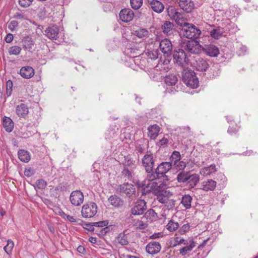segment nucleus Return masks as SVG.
<instances>
[{
    "label": "nucleus",
    "instance_id": "61",
    "mask_svg": "<svg viewBox=\"0 0 258 258\" xmlns=\"http://www.w3.org/2000/svg\"><path fill=\"white\" fill-rule=\"evenodd\" d=\"M24 174L26 176L30 177L33 174V171L32 169L29 168L25 170Z\"/></svg>",
    "mask_w": 258,
    "mask_h": 258
},
{
    "label": "nucleus",
    "instance_id": "5",
    "mask_svg": "<svg viewBox=\"0 0 258 258\" xmlns=\"http://www.w3.org/2000/svg\"><path fill=\"white\" fill-rule=\"evenodd\" d=\"M167 12L169 17L178 25L182 26L184 23L183 14L179 12L175 7L169 6L167 9Z\"/></svg>",
    "mask_w": 258,
    "mask_h": 258
},
{
    "label": "nucleus",
    "instance_id": "17",
    "mask_svg": "<svg viewBox=\"0 0 258 258\" xmlns=\"http://www.w3.org/2000/svg\"><path fill=\"white\" fill-rule=\"evenodd\" d=\"M149 7L157 13H161L164 9V5L158 0H152L149 2Z\"/></svg>",
    "mask_w": 258,
    "mask_h": 258
},
{
    "label": "nucleus",
    "instance_id": "16",
    "mask_svg": "<svg viewBox=\"0 0 258 258\" xmlns=\"http://www.w3.org/2000/svg\"><path fill=\"white\" fill-rule=\"evenodd\" d=\"M161 249V246L159 242H151L148 243L146 247V251L151 254L158 253Z\"/></svg>",
    "mask_w": 258,
    "mask_h": 258
},
{
    "label": "nucleus",
    "instance_id": "24",
    "mask_svg": "<svg viewBox=\"0 0 258 258\" xmlns=\"http://www.w3.org/2000/svg\"><path fill=\"white\" fill-rule=\"evenodd\" d=\"M160 131V127L157 124L151 125L148 128V136L151 139H155Z\"/></svg>",
    "mask_w": 258,
    "mask_h": 258
},
{
    "label": "nucleus",
    "instance_id": "46",
    "mask_svg": "<svg viewBox=\"0 0 258 258\" xmlns=\"http://www.w3.org/2000/svg\"><path fill=\"white\" fill-rule=\"evenodd\" d=\"M148 175L146 177V181H152L156 180L158 178L159 173L156 172V170H155V172H153L152 171L150 172H148Z\"/></svg>",
    "mask_w": 258,
    "mask_h": 258
},
{
    "label": "nucleus",
    "instance_id": "56",
    "mask_svg": "<svg viewBox=\"0 0 258 258\" xmlns=\"http://www.w3.org/2000/svg\"><path fill=\"white\" fill-rule=\"evenodd\" d=\"M14 18L17 19H20L21 20H28V18L26 15H25L23 13H17L15 16Z\"/></svg>",
    "mask_w": 258,
    "mask_h": 258
},
{
    "label": "nucleus",
    "instance_id": "23",
    "mask_svg": "<svg viewBox=\"0 0 258 258\" xmlns=\"http://www.w3.org/2000/svg\"><path fill=\"white\" fill-rule=\"evenodd\" d=\"M217 183L212 179H208L207 181H203L201 185V189L208 191L214 190L216 186Z\"/></svg>",
    "mask_w": 258,
    "mask_h": 258
},
{
    "label": "nucleus",
    "instance_id": "20",
    "mask_svg": "<svg viewBox=\"0 0 258 258\" xmlns=\"http://www.w3.org/2000/svg\"><path fill=\"white\" fill-rule=\"evenodd\" d=\"M179 6L181 9L187 13L190 12L194 8V4L191 0H180Z\"/></svg>",
    "mask_w": 258,
    "mask_h": 258
},
{
    "label": "nucleus",
    "instance_id": "51",
    "mask_svg": "<svg viewBox=\"0 0 258 258\" xmlns=\"http://www.w3.org/2000/svg\"><path fill=\"white\" fill-rule=\"evenodd\" d=\"M13 82L11 80H8L6 83V92L8 96H10L11 95L12 88H13Z\"/></svg>",
    "mask_w": 258,
    "mask_h": 258
},
{
    "label": "nucleus",
    "instance_id": "58",
    "mask_svg": "<svg viewBox=\"0 0 258 258\" xmlns=\"http://www.w3.org/2000/svg\"><path fill=\"white\" fill-rule=\"evenodd\" d=\"M108 223L105 221H99L93 223V225L97 227H103L107 225Z\"/></svg>",
    "mask_w": 258,
    "mask_h": 258
},
{
    "label": "nucleus",
    "instance_id": "3",
    "mask_svg": "<svg viewBox=\"0 0 258 258\" xmlns=\"http://www.w3.org/2000/svg\"><path fill=\"white\" fill-rule=\"evenodd\" d=\"M182 80L183 82L191 88H195L198 87L199 83L198 79L196 76L195 73L188 69H184L182 72Z\"/></svg>",
    "mask_w": 258,
    "mask_h": 258
},
{
    "label": "nucleus",
    "instance_id": "12",
    "mask_svg": "<svg viewBox=\"0 0 258 258\" xmlns=\"http://www.w3.org/2000/svg\"><path fill=\"white\" fill-rule=\"evenodd\" d=\"M142 163L147 172L152 171L154 166V160L152 154H146L142 159Z\"/></svg>",
    "mask_w": 258,
    "mask_h": 258
},
{
    "label": "nucleus",
    "instance_id": "1",
    "mask_svg": "<svg viewBox=\"0 0 258 258\" xmlns=\"http://www.w3.org/2000/svg\"><path fill=\"white\" fill-rule=\"evenodd\" d=\"M136 184L139 187L142 188V195H146L151 190H153V192L155 194L156 190H161L165 188L166 186L162 182H157L155 180L148 181V183H147L146 180H144L143 181H138Z\"/></svg>",
    "mask_w": 258,
    "mask_h": 258
},
{
    "label": "nucleus",
    "instance_id": "7",
    "mask_svg": "<svg viewBox=\"0 0 258 258\" xmlns=\"http://www.w3.org/2000/svg\"><path fill=\"white\" fill-rule=\"evenodd\" d=\"M191 63L194 68L200 72L206 71L209 67L207 61L198 55L194 57Z\"/></svg>",
    "mask_w": 258,
    "mask_h": 258
},
{
    "label": "nucleus",
    "instance_id": "63",
    "mask_svg": "<svg viewBox=\"0 0 258 258\" xmlns=\"http://www.w3.org/2000/svg\"><path fill=\"white\" fill-rule=\"evenodd\" d=\"M77 251L80 253H84L86 252V249L84 246L80 245L77 248Z\"/></svg>",
    "mask_w": 258,
    "mask_h": 258
},
{
    "label": "nucleus",
    "instance_id": "52",
    "mask_svg": "<svg viewBox=\"0 0 258 258\" xmlns=\"http://www.w3.org/2000/svg\"><path fill=\"white\" fill-rule=\"evenodd\" d=\"M175 204V200L173 199H170L169 198L167 201V203H165V206L166 207L167 209L169 210L170 209H172Z\"/></svg>",
    "mask_w": 258,
    "mask_h": 258
},
{
    "label": "nucleus",
    "instance_id": "6",
    "mask_svg": "<svg viewBox=\"0 0 258 258\" xmlns=\"http://www.w3.org/2000/svg\"><path fill=\"white\" fill-rule=\"evenodd\" d=\"M135 163V161L130 156L124 157V160L123 163L124 169L122 172L128 179L132 178V173L130 170H132L136 167Z\"/></svg>",
    "mask_w": 258,
    "mask_h": 258
},
{
    "label": "nucleus",
    "instance_id": "18",
    "mask_svg": "<svg viewBox=\"0 0 258 258\" xmlns=\"http://www.w3.org/2000/svg\"><path fill=\"white\" fill-rule=\"evenodd\" d=\"M160 48L164 54H169L172 49L171 41L168 39H164L160 43Z\"/></svg>",
    "mask_w": 258,
    "mask_h": 258
},
{
    "label": "nucleus",
    "instance_id": "15",
    "mask_svg": "<svg viewBox=\"0 0 258 258\" xmlns=\"http://www.w3.org/2000/svg\"><path fill=\"white\" fill-rule=\"evenodd\" d=\"M120 19L124 22H128L132 21L134 17L132 10L129 9H124L119 13Z\"/></svg>",
    "mask_w": 258,
    "mask_h": 258
},
{
    "label": "nucleus",
    "instance_id": "9",
    "mask_svg": "<svg viewBox=\"0 0 258 258\" xmlns=\"http://www.w3.org/2000/svg\"><path fill=\"white\" fill-rule=\"evenodd\" d=\"M146 203L144 200H139L131 209V213L133 215H142L146 210Z\"/></svg>",
    "mask_w": 258,
    "mask_h": 258
},
{
    "label": "nucleus",
    "instance_id": "39",
    "mask_svg": "<svg viewBox=\"0 0 258 258\" xmlns=\"http://www.w3.org/2000/svg\"><path fill=\"white\" fill-rule=\"evenodd\" d=\"M173 24L169 21H165L162 25V29L163 32L166 34L169 35L173 30Z\"/></svg>",
    "mask_w": 258,
    "mask_h": 258
},
{
    "label": "nucleus",
    "instance_id": "42",
    "mask_svg": "<svg viewBox=\"0 0 258 258\" xmlns=\"http://www.w3.org/2000/svg\"><path fill=\"white\" fill-rule=\"evenodd\" d=\"M174 243H173V246H176L179 245H187L188 244V241L184 239L183 238L179 237H176L174 238Z\"/></svg>",
    "mask_w": 258,
    "mask_h": 258
},
{
    "label": "nucleus",
    "instance_id": "38",
    "mask_svg": "<svg viewBox=\"0 0 258 258\" xmlns=\"http://www.w3.org/2000/svg\"><path fill=\"white\" fill-rule=\"evenodd\" d=\"M195 246V244L194 241H190V243L179 249V253L184 256L187 253L189 252L192 250L193 248Z\"/></svg>",
    "mask_w": 258,
    "mask_h": 258
},
{
    "label": "nucleus",
    "instance_id": "43",
    "mask_svg": "<svg viewBox=\"0 0 258 258\" xmlns=\"http://www.w3.org/2000/svg\"><path fill=\"white\" fill-rule=\"evenodd\" d=\"M14 246V243L13 241L10 239H9L7 241V244L4 247V249L8 254L10 255L12 253Z\"/></svg>",
    "mask_w": 258,
    "mask_h": 258
},
{
    "label": "nucleus",
    "instance_id": "54",
    "mask_svg": "<svg viewBox=\"0 0 258 258\" xmlns=\"http://www.w3.org/2000/svg\"><path fill=\"white\" fill-rule=\"evenodd\" d=\"M33 0H19V3L23 7H29L32 2Z\"/></svg>",
    "mask_w": 258,
    "mask_h": 258
},
{
    "label": "nucleus",
    "instance_id": "44",
    "mask_svg": "<svg viewBox=\"0 0 258 258\" xmlns=\"http://www.w3.org/2000/svg\"><path fill=\"white\" fill-rule=\"evenodd\" d=\"M180 159V154L179 152L178 151H174L170 157L171 161L174 163V165H176Z\"/></svg>",
    "mask_w": 258,
    "mask_h": 258
},
{
    "label": "nucleus",
    "instance_id": "36",
    "mask_svg": "<svg viewBox=\"0 0 258 258\" xmlns=\"http://www.w3.org/2000/svg\"><path fill=\"white\" fill-rule=\"evenodd\" d=\"M177 78L176 75L170 74L165 78V83L169 86H174L177 82Z\"/></svg>",
    "mask_w": 258,
    "mask_h": 258
},
{
    "label": "nucleus",
    "instance_id": "47",
    "mask_svg": "<svg viewBox=\"0 0 258 258\" xmlns=\"http://www.w3.org/2000/svg\"><path fill=\"white\" fill-rule=\"evenodd\" d=\"M146 54L148 57L151 59H155L158 58L159 55V52L158 50H148Z\"/></svg>",
    "mask_w": 258,
    "mask_h": 258
},
{
    "label": "nucleus",
    "instance_id": "11",
    "mask_svg": "<svg viewBox=\"0 0 258 258\" xmlns=\"http://www.w3.org/2000/svg\"><path fill=\"white\" fill-rule=\"evenodd\" d=\"M183 47L190 53L198 54L201 51L202 47L197 41L191 40L187 41Z\"/></svg>",
    "mask_w": 258,
    "mask_h": 258
},
{
    "label": "nucleus",
    "instance_id": "45",
    "mask_svg": "<svg viewBox=\"0 0 258 258\" xmlns=\"http://www.w3.org/2000/svg\"><path fill=\"white\" fill-rule=\"evenodd\" d=\"M22 48L18 46H13L9 49V53L10 55H17L19 54L21 51Z\"/></svg>",
    "mask_w": 258,
    "mask_h": 258
},
{
    "label": "nucleus",
    "instance_id": "31",
    "mask_svg": "<svg viewBox=\"0 0 258 258\" xmlns=\"http://www.w3.org/2000/svg\"><path fill=\"white\" fill-rule=\"evenodd\" d=\"M3 126L7 132H11L14 128V123L12 120L8 117L3 119Z\"/></svg>",
    "mask_w": 258,
    "mask_h": 258
},
{
    "label": "nucleus",
    "instance_id": "28",
    "mask_svg": "<svg viewBox=\"0 0 258 258\" xmlns=\"http://www.w3.org/2000/svg\"><path fill=\"white\" fill-rule=\"evenodd\" d=\"M158 218V216L154 210L150 209L148 210L144 216L142 218V219H146L147 220L151 221H156Z\"/></svg>",
    "mask_w": 258,
    "mask_h": 258
},
{
    "label": "nucleus",
    "instance_id": "26",
    "mask_svg": "<svg viewBox=\"0 0 258 258\" xmlns=\"http://www.w3.org/2000/svg\"><path fill=\"white\" fill-rule=\"evenodd\" d=\"M108 200L110 205L117 208L122 206L123 204V200L116 195L111 196Z\"/></svg>",
    "mask_w": 258,
    "mask_h": 258
},
{
    "label": "nucleus",
    "instance_id": "60",
    "mask_svg": "<svg viewBox=\"0 0 258 258\" xmlns=\"http://www.w3.org/2000/svg\"><path fill=\"white\" fill-rule=\"evenodd\" d=\"M13 35L11 33H9L6 37L5 41L7 43H10L13 40Z\"/></svg>",
    "mask_w": 258,
    "mask_h": 258
},
{
    "label": "nucleus",
    "instance_id": "48",
    "mask_svg": "<svg viewBox=\"0 0 258 258\" xmlns=\"http://www.w3.org/2000/svg\"><path fill=\"white\" fill-rule=\"evenodd\" d=\"M130 3L133 9L138 10L142 6L143 0H130Z\"/></svg>",
    "mask_w": 258,
    "mask_h": 258
},
{
    "label": "nucleus",
    "instance_id": "30",
    "mask_svg": "<svg viewBox=\"0 0 258 258\" xmlns=\"http://www.w3.org/2000/svg\"><path fill=\"white\" fill-rule=\"evenodd\" d=\"M22 44L23 48L29 51L33 48L34 44L31 38L29 37H24L22 41Z\"/></svg>",
    "mask_w": 258,
    "mask_h": 258
},
{
    "label": "nucleus",
    "instance_id": "10",
    "mask_svg": "<svg viewBox=\"0 0 258 258\" xmlns=\"http://www.w3.org/2000/svg\"><path fill=\"white\" fill-rule=\"evenodd\" d=\"M84 199V194L78 190L72 191L70 196V202L75 206L81 205L83 203Z\"/></svg>",
    "mask_w": 258,
    "mask_h": 258
},
{
    "label": "nucleus",
    "instance_id": "14",
    "mask_svg": "<svg viewBox=\"0 0 258 258\" xmlns=\"http://www.w3.org/2000/svg\"><path fill=\"white\" fill-rule=\"evenodd\" d=\"M119 190L128 197H131L136 194V189L134 186L128 183L120 185L119 186Z\"/></svg>",
    "mask_w": 258,
    "mask_h": 258
},
{
    "label": "nucleus",
    "instance_id": "57",
    "mask_svg": "<svg viewBox=\"0 0 258 258\" xmlns=\"http://www.w3.org/2000/svg\"><path fill=\"white\" fill-rule=\"evenodd\" d=\"M190 226L188 224H184L179 229V232L181 234H184L189 230Z\"/></svg>",
    "mask_w": 258,
    "mask_h": 258
},
{
    "label": "nucleus",
    "instance_id": "41",
    "mask_svg": "<svg viewBox=\"0 0 258 258\" xmlns=\"http://www.w3.org/2000/svg\"><path fill=\"white\" fill-rule=\"evenodd\" d=\"M179 227L178 222H175L172 220H171L168 222L166 226V228L170 232L175 231Z\"/></svg>",
    "mask_w": 258,
    "mask_h": 258
},
{
    "label": "nucleus",
    "instance_id": "40",
    "mask_svg": "<svg viewBox=\"0 0 258 258\" xmlns=\"http://www.w3.org/2000/svg\"><path fill=\"white\" fill-rule=\"evenodd\" d=\"M189 173L188 172L181 171L177 176L176 179L178 182L184 183L187 182Z\"/></svg>",
    "mask_w": 258,
    "mask_h": 258
},
{
    "label": "nucleus",
    "instance_id": "34",
    "mask_svg": "<svg viewBox=\"0 0 258 258\" xmlns=\"http://www.w3.org/2000/svg\"><path fill=\"white\" fill-rule=\"evenodd\" d=\"M192 200V198L190 195H185L182 197L181 204L186 209H189L191 207Z\"/></svg>",
    "mask_w": 258,
    "mask_h": 258
},
{
    "label": "nucleus",
    "instance_id": "62",
    "mask_svg": "<svg viewBox=\"0 0 258 258\" xmlns=\"http://www.w3.org/2000/svg\"><path fill=\"white\" fill-rule=\"evenodd\" d=\"M168 142V141L166 138H163L159 141L158 144L160 146L166 145Z\"/></svg>",
    "mask_w": 258,
    "mask_h": 258
},
{
    "label": "nucleus",
    "instance_id": "22",
    "mask_svg": "<svg viewBox=\"0 0 258 258\" xmlns=\"http://www.w3.org/2000/svg\"><path fill=\"white\" fill-rule=\"evenodd\" d=\"M20 74L24 78L29 79L34 76V70L31 67H24L20 69Z\"/></svg>",
    "mask_w": 258,
    "mask_h": 258
},
{
    "label": "nucleus",
    "instance_id": "2",
    "mask_svg": "<svg viewBox=\"0 0 258 258\" xmlns=\"http://www.w3.org/2000/svg\"><path fill=\"white\" fill-rule=\"evenodd\" d=\"M183 36L190 39H197L201 34V31L192 24L184 22L182 26Z\"/></svg>",
    "mask_w": 258,
    "mask_h": 258
},
{
    "label": "nucleus",
    "instance_id": "4",
    "mask_svg": "<svg viewBox=\"0 0 258 258\" xmlns=\"http://www.w3.org/2000/svg\"><path fill=\"white\" fill-rule=\"evenodd\" d=\"M97 209L98 207L95 203L93 202H87L82 207V216L85 218H92L96 214Z\"/></svg>",
    "mask_w": 258,
    "mask_h": 258
},
{
    "label": "nucleus",
    "instance_id": "13",
    "mask_svg": "<svg viewBox=\"0 0 258 258\" xmlns=\"http://www.w3.org/2000/svg\"><path fill=\"white\" fill-rule=\"evenodd\" d=\"M155 195L157 196V199L160 203L165 204L169 198L172 196V193L165 190L164 188L161 190H156Z\"/></svg>",
    "mask_w": 258,
    "mask_h": 258
},
{
    "label": "nucleus",
    "instance_id": "29",
    "mask_svg": "<svg viewBox=\"0 0 258 258\" xmlns=\"http://www.w3.org/2000/svg\"><path fill=\"white\" fill-rule=\"evenodd\" d=\"M200 179L199 175L196 174H190L189 173L188 177V182L190 188L194 187L199 182Z\"/></svg>",
    "mask_w": 258,
    "mask_h": 258
},
{
    "label": "nucleus",
    "instance_id": "59",
    "mask_svg": "<svg viewBox=\"0 0 258 258\" xmlns=\"http://www.w3.org/2000/svg\"><path fill=\"white\" fill-rule=\"evenodd\" d=\"M175 165L178 167L179 170H183L186 167V163L183 161H179Z\"/></svg>",
    "mask_w": 258,
    "mask_h": 258
},
{
    "label": "nucleus",
    "instance_id": "25",
    "mask_svg": "<svg viewBox=\"0 0 258 258\" xmlns=\"http://www.w3.org/2000/svg\"><path fill=\"white\" fill-rule=\"evenodd\" d=\"M58 34V28L55 26L48 27L45 31V35L50 39H56Z\"/></svg>",
    "mask_w": 258,
    "mask_h": 258
},
{
    "label": "nucleus",
    "instance_id": "53",
    "mask_svg": "<svg viewBox=\"0 0 258 258\" xmlns=\"http://www.w3.org/2000/svg\"><path fill=\"white\" fill-rule=\"evenodd\" d=\"M36 185L39 189H43L46 186V182L43 179H39L36 182Z\"/></svg>",
    "mask_w": 258,
    "mask_h": 258
},
{
    "label": "nucleus",
    "instance_id": "37",
    "mask_svg": "<svg viewBox=\"0 0 258 258\" xmlns=\"http://www.w3.org/2000/svg\"><path fill=\"white\" fill-rule=\"evenodd\" d=\"M134 35L139 38H147L149 36V31L145 28H139L134 31Z\"/></svg>",
    "mask_w": 258,
    "mask_h": 258
},
{
    "label": "nucleus",
    "instance_id": "8",
    "mask_svg": "<svg viewBox=\"0 0 258 258\" xmlns=\"http://www.w3.org/2000/svg\"><path fill=\"white\" fill-rule=\"evenodd\" d=\"M173 59L176 63L180 66H184L188 61V58L185 52L181 49H179L174 52Z\"/></svg>",
    "mask_w": 258,
    "mask_h": 258
},
{
    "label": "nucleus",
    "instance_id": "50",
    "mask_svg": "<svg viewBox=\"0 0 258 258\" xmlns=\"http://www.w3.org/2000/svg\"><path fill=\"white\" fill-rule=\"evenodd\" d=\"M222 34V32L219 29H215L210 32L211 36L213 38L217 39L221 36Z\"/></svg>",
    "mask_w": 258,
    "mask_h": 258
},
{
    "label": "nucleus",
    "instance_id": "35",
    "mask_svg": "<svg viewBox=\"0 0 258 258\" xmlns=\"http://www.w3.org/2000/svg\"><path fill=\"white\" fill-rule=\"evenodd\" d=\"M216 171V166L214 164H213L208 167L202 168L200 171V173L203 176H208L215 172Z\"/></svg>",
    "mask_w": 258,
    "mask_h": 258
},
{
    "label": "nucleus",
    "instance_id": "49",
    "mask_svg": "<svg viewBox=\"0 0 258 258\" xmlns=\"http://www.w3.org/2000/svg\"><path fill=\"white\" fill-rule=\"evenodd\" d=\"M134 226L136 227L137 228L144 230L145 229L147 226L148 224L147 222H144L143 219H141V220L137 221L134 224Z\"/></svg>",
    "mask_w": 258,
    "mask_h": 258
},
{
    "label": "nucleus",
    "instance_id": "27",
    "mask_svg": "<svg viewBox=\"0 0 258 258\" xmlns=\"http://www.w3.org/2000/svg\"><path fill=\"white\" fill-rule=\"evenodd\" d=\"M28 108L24 104H21L17 106L16 113L19 117H24L28 114Z\"/></svg>",
    "mask_w": 258,
    "mask_h": 258
},
{
    "label": "nucleus",
    "instance_id": "32",
    "mask_svg": "<svg viewBox=\"0 0 258 258\" xmlns=\"http://www.w3.org/2000/svg\"><path fill=\"white\" fill-rule=\"evenodd\" d=\"M18 155L19 159L23 162H28L31 158L29 153L24 150H20L19 151Z\"/></svg>",
    "mask_w": 258,
    "mask_h": 258
},
{
    "label": "nucleus",
    "instance_id": "33",
    "mask_svg": "<svg viewBox=\"0 0 258 258\" xmlns=\"http://www.w3.org/2000/svg\"><path fill=\"white\" fill-rule=\"evenodd\" d=\"M116 242L121 245H126L128 243L127 236L124 232L119 233L116 237Z\"/></svg>",
    "mask_w": 258,
    "mask_h": 258
},
{
    "label": "nucleus",
    "instance_id": "21",
    "mask_svg": "<svg viewBox=\"0 0 258 258\" xmlns=\"http://www.w3.org/2000/svg\"><path fill=\"white\" fill-rule=\"evenodd\" d=\"M172 167V163L170 162H162L158 165L156 172L160 175H163L167 173Z\"/></svg>",
    "mask_w": 258,
    "mask_h": 258
},
{
    "label": "nucleus",
    "instance_id": "19",
    "mask_svg": "<svg viewBox=\"0 0 258 258\" xmlns=\"http://www.w3.org/2000/svg\"><path fill=\"white\" fill-rule=\"evenodd\" d=\"M203 49L207 55L212 57L217 56L219 53L218 47L213 44L205 45Z\"/></svg>",
    "mask_w": 258,
    "mask_h": 258
},
{
    "label": "nucleus",
    "instance_id": "55",
    "mask_svg": "<svg viewBox=\"0 0 258 258\" xmlns=\"http://www.w3.org/2000/svg\"><path fill=\"white\" fill-rule=\"evenodd\" d=\"M18 26V23L16 21H12L8 25V28L11 31H14Z\"/></svg>",
    "mask_w": 258,
    "mask_h": 258
},
{
    "label": "nucleus",
    "instance_id": "64",
    "mask_svg": "<svg viewBox=\"0 0 258 258\" xmlns=\"http://www.w3.org/2000/svg\"><path fill=\"white\" fill-rule=\"evenodd\" d=\"M237 132V130L236 128H232L229 127L228 130V133H229L231 135H232L234 133H235Z\"/></svg>",
    "mask_w": 258,
    "mask_h": 258
}]
</instances>
